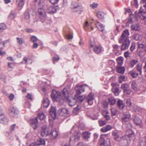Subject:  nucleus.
<instances>
[{"mask_svg":"<svg viewBox=\"0 0 146 146\" xmlns=\"http://www.w3.org/2000/svg\"><path fill=\"white\" fill-rule=\"evenodd\" d=\"M126 135L131 139L133 140L135 138V135L133 131L131 129L127 130L126 133Z\"/></svg>","mask_w":146,"mask_h":146,"instance_id":"14","label":"nucleus"},{"mask_svg":"<svg viewBox=\"0 0 146 146\" xmlns=\"http://www.w3.org/2000/svg\"><path fill=\"white\" fill-rule=\"evenodd\" d=\"M35 1L38 2V5L39 6L38 10V13L40 18L43 19L45 17L46 15L42 1L41 0H35Z\"/></svg>","mask_w":146,"mask_h":146,"instance_id":"5","label":"nucleus"},{"mask_svg":"<svg viewBox=\"0 0 146 146\" xmlns=\"http://www.w3.org/2000/svg\"><path fill=\"white\" fill-rule=\"evenodd\" d=\"M133 121L135 124L139 126L141 125L142 120L139 117L135 115L133 118Z\"/></svg>","mask_w":146,"mask_h":146,"instance_id":"17","label":"nucleus"},{"mask_svg":"<svg viewBox=\"0 0 146 146\" xmlns=\"http://www.w3.org/2000/svg\"><path fill=\"white\" fill-rule=\"evenodd\" d=\"M126 104L127 106L130 108H132L133 107V105L131 102V100L130 99H127L126 101Z\"/></svg>","mask_w":146,"mask_h":146,"instance_id":"44","label":"nucleus"},{"mask_svg":"<svg viewBox=\"0 0 146 146\" xmlns=\"http://www.w3.org/2000/svg\"><path fill=\"white\" fill-rule=\"evenodd\" d=\"M98 5V4L97 3H94L92 4H90V6L92 8L94 9L97 7Z\"/></svg>","mask_w":146,"mask_h":146,"instance_id":"62","label":"nucleus"},{"mask_svg":"<svg viewBox=\"0 0 146 146\" xmlns=\"http://www.w3.org/2000/svg\"><path fill=\"white\" fill-rule=\"evenodd\" d=\"M135 111L137 113H141L142 112V109L139 107L135 106L134 108Z\"/></svg>","mask_w":146,"mask_h":146,"instance_id":"46","label":"nucleus"},{"mask_svg":"<svg viewBox=\"0 0 146 146\" xmlns=\"http://www.w3.org/2000/svg\"><path fill=\"white\" fill-rule=\"evenodd\" d=\"M131 92V90L130 89V88L125 90L123 92L124 94L128 95L130 94Z\"/></svg>","mask_w":146,"mask_h":146,"instance_id":"56","label":"nucleus"},{"mask_svg":"<svg viewBox=\"0 0 146 146\" xmlns=\"http://www.w3.org/2000/svg\"><path fill=\"white\" fill-rule=\"evenodd\" d=\"M22 62L25 64H31L32 62V60L30 58L25 57L23 58Z\"/></svg>","mask_w":146,"mask_h":146,"instance_id":"28","label":"nucleus"},{"mask_svg":"<svg viewBox=\"0 0 146 146\" xmlns=\"http://www.w3.org/2000/svg\"><path fill=\"white\" fill-rule=\"evenodd\" d=\"M51 96L53 101L63 103L64 97L63 92L62 93L58 91L52 90Z\"/></svg>","mask_w":146,"mask_h":146,"instance_id":"4","label":"nucleus"},{"mask_svg":"<svg viewBox=\"0 0 146 146\" xmlns=\"http://www.w3.org/2000/svg\"><path fill=\"white\" fill-rule=\"evenodd\" d=\"M8 122V119L3 111V110L0 108V123L6 124Z\"/></svg>","mask_w":146,"mask_h":146,"instance_id":"8","label":"nucleus"},{"mask_svg":"<svg viewBox=\"0 0 146 146\" xmlns=\"http://www.w3.org/2000/svg\"><path fill=\"white\" fill-rule=\"evenodd\" d=\"M19 111L17 108L13 107L10 110V115L14 118H17L18 117Z\"/></svg>","mask_w":146,"mask_h":146,"instance_id":"10","label":"nucleus"},{"mask_svg":"<svg viewBox=\"0 0 146 146\" xmlns=\"http://www.w3.org/2000/svg\"><path fill=\"white\" fill-rule=\"evenodd\" d=\"M95 25L98 30L102 32L103 33H106V31L105 29L104 26L101 23L98 21H97L95 23Z\"/></svg>","mask_w":146,"mask_h":146,"instance_id":"12","label":"nucleus"},{"mask_svg":"<svg viewBox=\"0 0 146 146\" xmlns=\"http://www.w3.org/2000/svg\"><path fill=\"white\" fill-rule=\"evenodd\" d=\"M71 91V89L69 86H67L64 88L63 91V94L64 97L63 101H66L69 106H72L76 104V100L75 99H69L68 96Z\"/></svg>","mask_w":146,"mask_h":146,"instance_id":"2","label":"nucleus"},{"mask_svg":"<svg viewBox=\"0 0 146 146\" xmlns=\"http://www.w3.org/2000/svg\"><path fill=\"white\" fill-rule=\"evenodd\" d=\"M91 135V133L87 131H84L82 133V136L84 139H87L89 138Z\"/></svg>","mask_w":146,"mask_h":146,"instance_id":"30","label":"nucleus"},{"mask_svg":"<svg viewBox=\"0 0 146 146\" xmlns=\"http://www.w3.org/2000/svg\"><path fill=\"white\" fill-rule=\"evenodd\" d=\"M138 145L139 146H145L146 145V144L143 138L139 140Z\"/></svg>","mask_w":146,"mask_h":146,"instance_id":"39","label":"nucleus"},{"mask_svg":"<svg viewBox=\"0 0 146 146\" xmlns=\"http://www.w3.org/2000/svg\"><path fill=\"white\" fill-rule=\"evenodd\" d=\"M121 87L123 90V92L125 90L129 88V86L127 84H121Z\"/></svg>","mask_w":146,"mask_h":146,"instance_id":"35","label":"nucleus"},{"mask_svg":"<svg viewBox=\"0 0 146 146\" xmlns=\"http://www.w3.org/2000/svg\"><path fill=\"white\" fill-rule=\"evenodd\" d=\"M80 5L78 2L73 1L72 3L71 8L72 9H78Z\"/></svg>","mask_w":146,"mask_h":146,"instance_id":"26","label":"nucleus"},{"mask_svg":"<svg viewBox=\"0 0 146 146\" xmlns=\"http://www.w3.org/2000/svg\"><path fill=\"white\" fill-rule=\"evenodd\" d=\"M15 15V13L13 12H11L9 16V18L10 19H14Z\"/></svg>","mask_w":146,"mask_h":146,"instance_id":"61","label":"nucleus"},{"mask_svg":"<svg viewBox=\"0 0 146 146\" xmlns=\"http://www.w3.org/2000/svg\"><path fill=\"white\" fill-rule=\"evenodd\" d=\"M100 141L101 142V144H104L105 143L106 141L104 138V135H101L100 137Z\"/></svg>","mask_w":146,"mask_h":146,"instance_id":"50","label":"nucleus"},{"mask_svg":"<svg viewBox=\"0 0 146 146\" xmlns=\"http://www.w3.org/2000/svg\"><path fill=\"white\" fill-rule=\"evenodd\" d=\"M141 36L138 34H135L132 36L133 38L135 40H140Z\"/></svg>","mask_w":146,"mask_h":146,"instance_id":"41","label":"nucleus"},{"mask_svg":"<svg viewBox=\"0 0 146 146\" xmlns=\"http://www.w3.org/2000/svg\"><path fill=\"white\" fill-rule=\"evenodd\" d=\"M80 134L78 133H74L70 138V141H78L80 138Z\"/></svg>","mask_w":146,"mask_h":146,"instance_id":"18","label":"nucleus"},{"mask_svg":"<svg viewBox=\"0 0 146 146\" xmlns=\"http://www.w3.org/2000/svg\"><path fill=\"white\" fill-rule=\"evenodd\" d=\"M108 100L111 105H113L115 104V100L113 97H110L108 99Z\"/></svg>","mask_w":146,"mask_h":146,"instance_id":"40","label":"nucleus"},{"mask_svg":"<svg viewBox=\"0 0 146 146\" xmlns=\"http://www.w3.org/2000/svg\"><path fill=\"white\" fill-rule=\"evenodd\" d=\"M137 46L138 48L143 49L144 51L146 52V44H143L142 43H137Z\"/></svg>","mask_w":146,"mask_h":146,"instance_id":"33","label":"nucleus"},{"mask_svg":"<svg viewBox=\"0 0 146 146\" xmlns=\"http://www.w3.org/2000/svg\"><path fill=\"white\" fill-rule=\"evenodd\" d=\"M58 112L60 116L66 117L69 116V111L66 108H60L58 110Z\"/></svg>","mask_w":146,"mask_h":146,"instance_id":"9","label":"nucleus"},{"mask_svg":"<svg viewBox=\"0 0 146 146\" xmlns=\"http://www.w3.org/2000/svg\"><path fill=\"white\" fill-rule=\"evenodd\" d=\"M50 113L53 118L55 117L56 115V111L55 107L52 106L50 111Z\"/></svg>","mask_w":146,"mask_h":146,"instance_id":"21","label":"nucleus"},{"mask_svg":"<svg viewBox=\"0 0 146 146\" xmlns=\"http://www.w3.org/2000/svg\"><path fill=\"white\" fill-rule=\"evenodd\" d=\"M138 15L140 19L144 21V24L146 25V10H145L141 7L139 11Z\"/></svg>","mask_w":146,"mask_h":146,"instance_id":"6","label":"nucleus"},{"mask_svg":"<svg viewBox=\"0 0 146 146\" xmlns=\"http://www.w3.org/2000/svg\"><path fill=\"white\" fill-rule=\"evenodd\" d=\"M50 104L49 99L46 98H44L42 101V105L43 106L44 108H47Z\"/></svg>","mask_w":146,"mask_h":146,"instance_id":"25","label":"nucleus"},{"mask_svg":"<svg viewBox=\"0 0 146 146\" xmlns=\"http://www.w3.org/2000/svg\"><path fill=\"white\" fill-rule=\"evenodd\" d=\"M75 88L77 94L79 95L84 91V89L83 88L82 85L77 86Z\"/></svg>","mask_w":146,"mask_h":146,"instance_id":"19","label":"nucleus"},{"mask_svg":"<svg viewBox=\"0 0 146 146\" xmlns=\"http://www.w3.org/2000/svg\"><path fill=\"white\" fill-rule=\"evenodd\" d=\"M129 74L133 78H135L138 76V73L135 71L133 70L129 72Z\"/></svg>","mask_w":146,"mask_h":146,"instance_id":"32","label":"nucleus"},{"mask_svg":"<svg viewBox=\"0 0 146 146\" xmlns=\"http://www.w3.org/2000/svg\"><path fill=\"white\" fill-rule=\"evenodd\" d=\"M112 128V127L110 125H107L104 127H103L101 129V131L103 132H106L109 131Z\"/></svg>","mask_w":146,"mask_h":146,"instance_id":"23","label":"nucleus"},{"mask_svg":"<svg viewBox=\"0 0 146 146\" xmlns=\"http://www.w3.org/2000/svg\"><path fill=\"white\" fill-rule=\"evenodd\" d=\"M6 28V26L5 24L2 23L0 24V30H4Z\"/></svg>","mask_w":146,"mask_h":146,"instance_id":"55","label":"nucleus"},{"mask_svg":"<svg viewBox=\"0 0 146 146\" xmlns=\"http://www.w3.org/2000/svg\"><path fill=\"white\" fill-rule=\"evenodd\" d=\"M131 139L127 135H124L121 137L120 143L123 146H127L129 143Z\"/></svg>","mask_w":146,"mask_h":146,"instance_id":"7","label":"nucleus"},{"mask_svg":"<svg viewBox=\"0 0 146 146\" xmlns=\"http://www.w3.org/2000/svg\"><path fill=\"white\" fill-rule=\"evenodd\" d=\"M58 9V6H53L49 7L47 9V11L49 13H54Z\"/></svg>","mask_w":146,"mask_h":146,"instance_id":"15","label":"nucleus"},{"mask_svg":"<svg viewBox=\"0 0 146 146\" xmlns=\"http://www.w3.org/2000/svg\"><path fill=\"white\" fill-rule=\"evenodd\" d=\"M31 125L34 129H36L37 127V123H38V119L36 117L34 119H32L30 122Z\"/></svg>","mask_w":146,"mask_h":146,"instance_id":"13","label":"nucleus"},{"mask_svg":"<svg viewBox=\"0 0 146 146\" xmlns=\"http://www.w3.org/2000/svg\"><path fill=\"white\" fill-rule=\"evenodd\" d=\"M89 24H88V22L86 21L84 25V28L85 30H88V27L89 26Z\"/></svg>","mask_w":146,"mask_h":146,"instance_id":"59","label":"nucleus"},{"mask_svg":"<svg viewBox=\"0 0 146 146\" xmlns=\"http://www.w3.org/2000/svg\"><path fill=\"white\" fill-rule=\"evenodd\" d=\"M117 72L119 73L123 74L125 70V69L124 67L118 66L116 68Z\"/></svg>","mask_w":146,"mask_h":146,"instance_id":"31","label":"nucleus"},{"mask_svg":"<svg viewBox=\"0 0 146 146\" xmlns=\"http://www.w3.org/2000/svg\"><path fill=\"white\" fill-rule=\"evenodd\" d=\"M125 78V76L123 75H121L119 77V82L121 83L123 80Z\"/></svg>","mask_w":146,"mask_h":146,"instance_id":"63","label":"nucleus"},{"mask_svg":"<svg viewBox=\"0 0 146 146\" xmlns=\"http://www.w3.org/2000/svg\"><path fill=\"white\" fill-rule=\"evenodd\" d=\"M139 61L137 60H133L130 62V66L133 67L136 64L139 62Z\"/></svg>","mask_w":146,"mask_h":146,"instance_id":"37","label":"nucleus"},{"mask_svg":"<svg viewBox=\"0 0 146 146\" xmlns=\"http://www.w3.org/2000/svg\"><path fill=\"white\" fill-rule=\"evenodd\" d=\"M93 95L91 94H89L87 98V102L90 105H91L93 103V100L94 99Z\"/></svg>","mask_w":146,"mask_h":146,"instance_id":"22","label":"nucleus"},{"mask_svg":"<svg viewBox=\"0 0 146 146\" xmlns=\"http://www.w3.org/2000/svg\"><path fill=\"white\" fill-rule=\"evenodd\" d=\"M98 121L100 125L101 126H103L106 124V122L105 121L100 120Z\"/></svg>","mask_w":146,"mask_h":146,"instance_id":"52","label":"nucleus"},{"mask_svg":"<svg viewBox=\"0 0 146 146\" xmlns=\"http://www.w3.org/2000/svg\"><path fill=\"white\" fill-rule=\"evenodd\" d=\"M144 52L143 50L138 49L137 50V54L140 57H143V55H144Z\"/></svg>","mask_w":146,"mask_h":146,"instance_id":"36","label":"nucleus"},{"mask_svg":"<svg viewBox=\"0 0 146 146\" xmlns=\"http://www.w3.org/2000/svg\"><path fill=\"white\" fill-rule=\"evenodd\" d=\"M85 98V97L84 96H79L77 98V101L80 103H81L83 101Z\"/></svg>","mask_w":146,"mask_h":146,"instance_id":"42","label":"nucleus"},{"mask_svg":"<svg viewBox=\"0 0 146 146\" xmlns=\"http://www.w3.org/2000/svg\"><path fill=\"white\" fill-rule=\"evenodd\" d=\"M131 89L134 91L137 92L138 90V86L136 83L133 81L131 82Z\"/></svg>","mask_w":146,"mask_h":146,"instance_id":"27","label":"nucleus"},{"mask_svg":"<svg viewBox=\"0 0 146 146\" xmlns=\"http://www.w3.org/2000/svg\"><path fill=\"white\" fill-rule=\"evenodd\" d=\"M37 40L36 37L34 36H32L31 38V40L33 42L36 41Z\"/></svg>","mask_w":146,"mask_h":146,"instance_id":"64","label":"nucleus"},{"mask_svg":"<svg viewBox=\"0 0 146 146\" xmlns=\"http://www.w3.org/2000/svg\"><path fill=\"white\" fill-rule=\"evenodd\" d=\"M142 68L141 65H140L139 64H137L136 66V70L139 72L140 75H141L142 74Z\"/></svg>","mask_w":146,"mask_h":146,"instance_id":"38","label":"nucleus"},{"mask_svg":"<svg viewBox=\"0 0 146 146\" xmlns=\"http://www.w3.org/2000/svg\"><path fill=\"white\" fill-rule=\"evenodd\" d=\"M111 114L113 116L115 115L117 112V110L114 108H112L111 109Z\"/></svg>","mask_w":146,"mask_h":146,"instance_id":"51","label":"nucleus"},{"mask_svg":"<svg viewBox=\"0 0 146 146\" xmlns=\"http://www.w3.org/2000/svg\"><path fill=\"white\" fill-rule=\"evenodd\" d=\"M94 40H93L92 41H91L90 43V47H92L93 48L94 47L96 46Z\"/></svg>","mask_w":146,"mask_h":146,"instance_id":"60","label":"nucleus"},{"mask_svg":"<svg viewBox=\"0 0 146 146\" xmlns=\"http://www.w3.org/2000/svg\"><path fill=\"white\" fill-rule=\"evenodd\" d=\"M94 52L96 54L100 53L103 50V49L102 46L99 45H96L93 48Z\"/></svg>","mask_w":146,"mask_h":146,"instance_id":"20","label":"nucleus"},{"mask_svg":"<svg viewBox=\"0 0 146 146\" xmlns=\"http://www.w3.org/2000/svg\"><path fill=\"white\" fill-rule=\"evenodd\" d=\"M38 116L39 119L40 120H43L46 117L44 114L42 113H39Z\"/></svg>","mask_w":146,"mask_h":146,"instance_id":"48","label":"nucleus"},{"mask_svg":"<svg viewBox=\"0 0 146 146\" xmlns=\"http://www.w3.org/2000/svg\"><path fill=\"white\" fill-rule=\"evenodd\" d=\"M25 0H20V1L18 5V6L21 7V9L23 7L24 3Z\"/></svg>","mask_w":146,"mask_h":146,"instance_id":"47","label":"nucleus"},{"mask_svg":"<svg viewBox=\"0 0 146 146\" xmlns=\"http://www.w3.org/2000/svg\"><path fill=\"white\" fill-rule=\"evenodd\" d=\"M119 90L118 88L117 87L114 88L112 89V92L114 93L115 96H117L119 94Z\"/></svg>","mask_w":146,"mask_h":146,"instance_id":"43","label":"nucleus"},{"mask_svg":"<svg viewBox=\"0 0 146 146\" xmlns=\"http://www.w3.org/2000/svg\"><path fill=\"white\" fill-rule=\"evenodd\" d=\"M17 42L19 44H22L23 42V41L22 38L19 37L17 38Z\"/></svg>","mask_w":146,"mask_h":146,"instance_id":"54","label":"nucleus"},{"mask_svg":"<svg viewBox=\"0 0 146 146\" xmlns=\"http://www.w3.org/2000/svg\"><path fill=\"white\" fill-rule=\"evenodd\" d=\"M117 106L120 110L123 109L125 106V105L123 103L122 100H119L117 102Z\"/></svg>","mask_w":146,"mask_h":146,"instance_id":"24","label":"nucleus"},{"mask_svg":"<svg viewBox=\"0 0 146 146\" xmlns=\"http://www.w3.org/2000/svg\"><path fill=\"white\" fill-rule=\"evenodd\" d=\"M113 50L114 51H118V49L119 48V46L117 44L113 45Z\"/></svg>","mask_w":146,"mask_h":146,"instance_id":"57","label":"nucleus"},{"mask_svg":"<svg viewBox=\"0 0 146 146\" xmlns=\"http://www.w3.org/2000/svg\"><path fill=\"white\" fill-rule=\"evenodd\" d=\"M117 61L118 64L121 66L123 63V58L122 57H118L116 59Z\"/></svg>","mask_w":146,"mask_h":146,"instance_id":"34","label":"nucleus"},{"mask_svg":"<svg viewBox=\"0 0 146 146\" xmlns=\"http://www.w3.org/2000/svg\"><path fill=\"white\" fill-rule=\"evenodd\" d=\"M112 134L115 140H117L119 137L118 133L115 131H113Z\"/></svg>","mask_w":146,"mask_h":146,"instance_id":"45","label":"nucleus"},{"mask_svg":"<svg viewBox=\"0 0 146 146\" xmlns=\"http://www.w3.org/2000/svg\"><path fill=\"white\" fill-rule=\"evenodd\" d=\"M104 15L105 14L104 12L100 11H98L97 14L98 18L102 21L104 19Z\"/></svg>","mask_w":146,"mask_h":146,"instance_id":"29","label":"nucleus"},{"mask_svg":"<svg viewBox=\"0 0 146 146\" xmlns=\"http://www.w3.org/2000/svg\"><path fill=\"white\" fill-rule=\"evenodd\" d=\"M138 26L136 25H133L131 26V29L133 31H137L138 30Z\"/></svg>","mask_w":146,"mask_h":146,"instance_id":"53","label":"nucleus"},{"mask_svg":"<svg viewBox=\"0 0 146 146\" xmlns=\"http://www.w3.org/2000/svg\"><path fill=\"white\" fill-rule=\"evenodd\" d=\"M131 115L129 113H123L122 116V121L123 123L128 121L130 119Z\"/></svg>","mask_w":146,"mask_h":146,"instance_id":"16","label":"nucleus"},{"mask_svg":"<svg viewBox=\"0 0 146 146\" xmlns=\"http://www.w3.org/2000/svg\"><path fill=\"white\" fill-rule=\"evenodd\" d=\"M135 43L132 44L130 48V50L131 52H133L135 49Z\"/></svg>","mask_w":146,"mask_h":146,"instance_id":"58","label":"nucleus"},{"mask_svg":"<svg viewBox=\"0 0 146 146\" xmlns=\"http://www.w3.org/2000/svg\"><path fill=\"white\" fill-rule=\"evenodd\" d=\"M45 144V141L43 139L39 138L37 139L36 142L35 143H32L29 145V146H35L36 145H44Z\"/></svg>","mask_w":146,"mask_h":146,"instance_id":"11","label":"nucleus"},{"mask_svg":"<svg viewBox=\"0 0 146 146\" xmlns=\"http://www.w3.org/2000/svg\"><path fill=\"white\" fill-rule=\"evenodd\" d=\"M24 16L25 18L26 19H29L30 18V14L28 11H26L25 12L24 14Z\"/></svg>","mask_w":146,"mask_h":146,"instance_id":"49","label":"nucleus"},{"mask_svg":"<svg viewBox=\"0 0 146 146\" xmlns=\"http://www.w3.org/2000/svg\"><path fill=\"white\" fill-rule=\"evenodd\" d=\"M129 35V33L128 30H124L121 35V37L119 40V42L121 43L123 40L125 39L123 42L121 47V49L125 50L127 49L130 45V41L129 39L128 36Z\"/></svg>","mask_w":146,"mask_h":146,"instance_id":"1","label":"nucleus"},{"mask_svg":"<svg viewBox=\"0 0 146 146\" xmlns=\"http://www.w3.org/2000/svg\"><path fill=\"white\" fill-rule=\"evenodd\" d=\"M42 137L45 135H49L52 138H55L58 135V133L54 128L52 129L50 132H49L48 129L46 128V126L44 125L42 127L40 133Z\"/></svg>","mask_w":146,"mask_h":146,"instance_id":"3","label":"nucleus"}]
</instances>
